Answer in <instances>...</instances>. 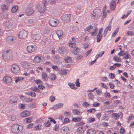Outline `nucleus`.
Here are the masks:
<instances>
[{"label":"nucleus","instance_id":"nucleus-38","mask_svg":"<svg viewBox=\"0 0 134 134\" xmlns=\"http://www.w3.org/2000/svg\"><path fill=\"white\" fill-rule=\"evenodd\" d=\"M25 101L27 102H30L32 101V99L30 98H25Z\"/></svg>","mask_w":134,"mask_h":134},{"label":"nucleus","instance_id":"nucleus-51","mask_svg":"<svg viewBox=\"0 0 134 134\" xmlns=\"http://www.w3.org/2000/svg\"><path fill=\"white\" fill-rule=\"evenodd\" d=\"M134 119V116L131 115V116H129L128 120V121H130L131 120H133Z\"/></svg>","mask_w":134,"mask_h":134},{"label":"nucleus","instance_id":"nucleus-42","mask_svg":"<svg viewBox=\"0 0 134 134\" xmlns=\"http://www.w3.org/2000/svg\"><path fill=\"white\" fill-rule=\"evenodd\" d=\"M79 79H77L76 80L75 82V83L76 86L78 87H79L80 86V83L79 82Z\"/></svg>","mask_w":134,"mask_h":134},{"label":"nucleus","instance_id":"nucleus-40","mask_svg":"<svg viewBox=\"0 0 134 134\" xmlns=\"http://www.w3.org/2000/svg\"><path fill=\"white\" fill-rule=\"evenodd\" d=\"M51 123L50 122L48 121L44 124V125L46 127H49L50 126Z\"/></svg>","mask_w":134,"mask_h":134},{"label":"nucleus","instance_id":"nucleus-33","mask_svg":"<svg viewBox=\"0 0 134 134\" xmlns=\"http://www.w3.org/2000/svg\"><path fill=\"white\" fill-rule=\"evenodd\" d=\"M79 49L78 47L73 50V53L75 55H77L79 54Z\"/></svg>","mask_w":134,"mask_h":134},{"label":"nucleus","instance_id":"nucleus-2","mask_svg":"<svg viewBox=\"0 0 134 134\" xmlns=\"http://www.w3.org/2000/svg\"><path fill=\"white\" fill-rule=\"evenodd\" d=\"M11 130L15 133H18L22 131L21 126L17 124H14L11 127Z\"/></svg>","mask_w":134,"mask_h":134},{"label":"nucleus","instance_id":"nucleus-55","mask_svg":"<svg viewBox=\"0 0 134 134\" xmlns=\"http://www.w3.org/2000/svg\"><path fill=\"white\" fill-rule=\"evenodd\" d=\"M69 121V119L67 118H66L64 120V122H63V123L65 124L67 122H68Z\"/></svg>","mask_w":134,"mask_h":134},{"label":"nucleus","instance_id":"nucleus-9","mask_svg":"<svg viewBox=\"0 0 134 134\" xmlns=\"http://www.w3.org/2000/svg\"><path fill=\"white\" fill-rule=\"evenodd\" d=\"M9 102L11 104H13L17 102L18 98L14 96H11L9 98Z\"/></svg>","mask_w":134,"mask_h":134},{"label":"nucleus","instance_id":"nucleus-34","mask_svg":"<svg viewBox=\"0 0 134 134\" xmlns=\"http://www.w3.org/2000/svg\"><path fill=\"white\" fill-rule=\"evenodd\" d=\"M8 8L7 5H6L5 4H3L1 6V8L3 10H7Z\"/></svg>","mask_w":134,"mask_h":134},{"label":"nucleus","instance_id":"nucleus-53","mask_svg":"<svg viewBox=\"0 0 134 134\" xmlns=\"http://www.w3.org/2000/svg\"><path fill=\"white\" fill-rule=\"evenodd\" d=\"M90 122H91L95 121V119L92 118H90L88 119V120Z\"/></svg>","mask_w":134,"mask_h":134},{"label":"nucleus","instance_id":"nucleus-37","mask_svg":"<svg viewBox=\"0 0 134 134\" xmlns=\"http://www.w3.org/2000/svg\"><path fill=\"white\" fill-rule=\"evenodd\" d=\"M59 56H55L54 58V60L55 62H58L59 61Z\"/></svg>","mask_w":134,"mask_h":134},{"label":"nucleus","instance_id":"nucleus-64","mask_svg":"<svg viewBox=\"0 0 134 134\" xmlns=\"http://www.w3.org/2000/svg\"><path fill=\"white\" fill-rule=\"evenodd\" d=\"M127 34L128 35L130 36L133 35V32L131 31H128L127 32Z\"/></svg>","mask_w":134,"mask_h":134},{"label":"nucleus","instance_id":"nucleus-32","mask_svg":"<svg viewBox=\"0 0 134 134\" xmlns=\"http://www.w3.org/2000/svg\"><path fill=\"white\" fill-rule=\"evenodd\" d=\"M69 46L70 47H71L73 48L74 49H76V45L75 43H69Z\"/></svg>","mask_w":134,"mask_h":134},{"label":"nucleus","instance_id":"nucleus-5","mask_svg":"<svg viewBox=\"0 0 134 134\" xmlns=\"http://www.w3.org/2000/svg\"><path fill=\"white\" fill-rule=\"evenodd\" d=\"M18 34L19 37L21 39L25 38L27 36V32L24 30L21 31Z\"/></svg>","mask_w":134,"mask_h":134},{"label":"nucleus","instance_id":"nucleus-36","mask_svg":"<svg viewBox=\"0 0 134 134\" xmlns=\"http://www.w3.org/2000/svg\"><path fill=\"white\" fill-rule=\"evenodd\" d=\"M72 112L74 113V114L79 115L80 114L79 111L77 109H75L73 110Z\"/></svg>","mask_w":134,"mask_h":134},{"label":"nucleus","instance_id":"nucleus-12","mask_svg":"<svg viewBox=\"0 0 134 134\" xmlns=\"http://www.w3.org/2000/svg\"><path fill=\"white\" fill-rule=\"evenodd\" d=\"M111 30V25L110 23L109 24V25L107 26L106 28L105 29L103 34L104 35V37H105L106 35L108 32V30H109L110 31Z\"/></svg>","mask_w":134,"mask_h":134},{"label":"nucleus","instance_id":"nucleus-17","mask_svg":"<svg viewBox=\"0 0 134 134\" xmlns=\"http://www.w3.org/2000/svg\"><path fill=\"white\" fill-rule=\"evenodd\" d=\"M32 38L34 40H39L40 37L38 34H36L35 35H32Z\"/></svg>","mask_w":134,"mask_h":134},{"label":"nucleus","instance_id":"nucleus-35","mask_svg":"<svg viewBox=\"0 0 134 134\" xmlns=\"http://www.w3.org/2000/svg\"><path fill=\"white\" fill-rule=\"evenodd\" d=\"M81 119L79 118H73L72 120L73 121H75V122H77L79 121H80Z\"/></svg>","mask_w":134,"mask_h":134},{"label":"nucleus","instance_id":"nucleus-1","mask_svg":"<svg viewBox=\"0 0 134 134\" xmlns=\"http://www.w3.org/2000/svg\"><path fill=\"white\" fill-rule=\"evenodd\" d=\"M13 55L12 52L8 50L3 52L2 58L4 60L7 61L10 59Z\"/></svg>","mask_w":134,"mask_h":134},{"label":"nucleus","instance_id":"nucleus-19","mask_svg":"<svg viewBox=\"0 0 134 134\" xmlns=\"http://www.w3.org/2000/svg\"><path fill=\"white\" fill-rule=\"evenodd\" d=\"M56 34L60 39L62 38V37L63 35V33L62 31L58 30L56 32Z\"/></svg>","mask_w":134,"mask_h":134},{"label":"nucleus","instance_id":"nucleus-50","mask_svg":"<svg viewBox=\"0 0 134 134\" xmlns=\"http://www.w3.org/2000/svg\"><path fill=\"white\" fill-rule=\"evenodd\" d=\"M93 27L91 25H90L89 26L87 27L86 29L87 31L89 32L90 30L91 29H92L93 28Z\"/></svg>","mask_w":134,"mask_h":134},{"label":"nucleus","instance_id":"nucleus-18","mask_svg":"<svg viewBox=\"0 0 134 134\" xmlns=\"http://www.w3.org/2000/svg\"><path fill=\"white\" fill-rule=\"evenodd\" d=\"M85 130V128L82 127H79L77 129V132L79 133H83Z\"/></svg>","mask_w":134,"mask_h":134},{"label":"nucleus","instance_id":"nucleus-28","mask_svg":"<svg viewBox=\"0 0 134 134\" xmlns=\"http://www.w3.org/2000/svg\"><path fill=\"white\" fill-rule=\"evenodd\" d=\"M32 118L30 117L28 118H26L25 119V121L27 123L31 122L32 121Z\"/></svg>","mask_w":134,"mask_h":134},{"label":"nucleus","instance_id":"nucleus-21","mask_svg":"<svg viewBox=\"0 0 134 134\" xmlns=\"http://www.w3.org/2000/svg\"><path fill=\"white\" fill-rule=\"evenodd\" d=\"M27 94L29 96H30L32 97H35L36 96V93L32 91L29 92L27 93Z\"/></svg>","mask_w":134,"mask_h":134},{"label":"nucleus","instance_id":"nucleus-60","mask_svg":"<svg viewBox=\"0 0 134 134\" xmlns=\"http://www.w3.org/2000/svg\"><path fill=\"white\" fill-rule=\"evenodd\" d=\"M125 132V130L122 127H121L120 129V133L121 134H123L124 132Z\"/></svg>","mask_w":134,"mask_h":134},{"label":"nucleus","instance_id":"nucleus-62","mask_svg":"<svg viewBox=\"0 0 134 134\" xmlns=\"http://www.w3.org/2000/svg\"><path fill=\"white\" fill-rule=\"evenodd\" d=\"M55 99V97L54 96L51 97L50 98V99L52 102L54 101Z\"/></svg>","mask_w":134,"mask_h":134},{"label":"nucleus","instance_id":"nucleus-4","mask_svg":"<svg viewBox=\"0 0 134 134\" xmlns=\"http://www.w3.org/2000/svg\"><path fill=\"white\" fill-rule=\"evenodd\" d=\"M49 23L51 26L55 27L57 26L58 25V21L55 19L51 18L49 20Z\"/></svg>","mask_w":134,"mask_h":134},{"label":"nucleus","instance_id":"nucleus-7","mask_svg":"<svg viewBox=\"0 0 134 134\" xmlns=\"http://www.w3.org/2000/svg\"><path fill=\"white\" fill-rule=\"evenodd\" d=\"M19 66L15 64H13L12 66L11 70L14 73L16 74L20 70Z\"/></svg>","mask_w":134,"mask_h":134},{"label":"nucleus","instance_id":"nucleus-54","mask_svg":"<svg viewBox=\"0 0 134 134\" xmlns=\"http://www.w3.org/2000/svg\"><path fill=\"white\" fill-rule=\"evenodd\" d=\"M110 87L111 89H113L114 87V85L113 83H109Z\"/></svg>","mask_w":134,"mask_h":134},{"label":"nucleus","instance_id":"nucleus-8","mask_svg":"<svg viewBox=\"0 0 134 134\" xmlns=\"http://www.w3.org/2000/svg\"><path fill=\"white\" fill-rule=\"evenodd\" d=\"M71 16V15L70 14H65L63 19L64 21L66 23L69 22L70 20Z\"/></svg>","mask_w":134,"mask_h":134},{"label":"nucleus","instance_id":"nucleus-16","mask_svg":"<svg viewBox=\"0 0 134 134\" xmlns=\"http://www.w3.org/2000/svg\"><path fill=\"white\" fill-rule=\"evenodd\" d=\"M111 9L112 10H114L116 5V3L114 1H112L110 4Z\"/></svg>","mask_w":134,"mask_h":134},{"label":"nucleus","instance_id":"nucleus-49","mask_svg":"<svg viewBox=\"0 0 134 134\" xmlns=\"http://www.w3.org/2000/svg\"><path fill=\"white\" fill-rule=\"evenodd\" d=\"M130 57V55L128 53H127L126 55L123 57V58L125 59H127L129 58Z\"/></svg>","mask_w":134,"mask_h":134},{"label":"nucleus","instance_id":"nucleus-39","mask_svg":"<svg viewBox=\"0 0 134 134\" xmlns=\"http://www.w3.org/2000/svg\"><path fill=\"white\" fill-rule=\"evenodd\" d=\"M71 58L70 57H67L65 60L66 62L67 63H70L71 61Z\"/></svg>","mask_w":134,"mask_h":134},{"label":"nucleus","instance_id":"nucleus-48","mask_svg":"<svg viewBox=\"0 0 134 134\" xmlns=\"http://www.w3.org/2000/svg\"><path fill=\"white\" fill-rule=\"evenodd\" d=\"M82 105L83 107H87L89 105V104L87 102H85Z\"/></svg>","mask_w":134,"mask_h":134},{"label":"nucleus","instance_id":"nucleus-56","mask_svg":"<svg viewBox=\"0 0 134 134\" xmlns=\"http://www.w3.org/2000/svg\"><path fill=\"white\" fill-rule=\"evenodd\" d=\"M109 76H110V77L112 79H114L115 77L114 74L112 73H110Z\"/></svg>","mask_w":134,"mask_h":134},{"label":"nucleus","instance_id":"nucleus-58","mask_svg":"<svg viewBox=\"0 0 134 134\" xmlns=\"http://www.w3.org/2000/svg\"><path fill=\"white\" fill-rule=\"evenodd\" d=\"M34 21V20L32 19H30L28 20V22L29 24L33 23Z\"/></svg>","mask_w":134,"mask_h":134},{"label":"nucleus","instance_id":"nucleus-63","mask_svg":"<svg viewBox=\"0 0 134 134\" xmlns=\"http://www.w3.org/2000/svg\"><path fill=\"white\" fill-rule=\"evenodd\" d=\"M115 68V65H114V64L113 65L110 66L109 67V69L111 70H113Z\"/></svg>","mask_w":134,"mask_h":134},{"label":"nucleus","instance_id":"nucleus-23","mask_svg":"<svg viewBox=\"0 0 134 134\" xmlns=\"http://www.w3.org/2000/svg\"><path fill=\"white\" fill-rule=\"evenodd\" d=\"M113 60L116 62H121V59L120 57H118L116 56H115L113 57Z\"/></svg>","mask_w":134,"mask_h":134},{"label":"nucleus","instance_id":"nucleus-31","mask_svg":"<svg viewBox=\"0 0 134 134\" xmlns=\"http://www.w3.org/2000/svg\"><path fill=\"white\" fill-rule=\"evenodd\" d=\"M67 73V71L65 70H61L60 71V74L62 75L66 74Z\"/></svg>","mask_w":134,"mask_h":134},{"label":"nucleus","instance_id":"nucleus-14","mask_svg":"<svg viewBox=\"0 0 134 134\" xmlns=\"http://www.w3.org/2000/svg\"><path fill=\"white\" fill-rule=\"evenodd\" d=\"M27 15H31L34 13L33 10L31 8H28L26 11Z\"/></svg>","mask_w":134,"mask_h":134},{"label":"nucleus","instance_id":"nucleus-26","mask_svg":"<svg viewBox=\"0 0 134 134\" xmlns=\"http://www.w3.org/2000/svg\"><path fill=\"white\" fill-rule=\"evenodd\" d=\"M42 76L44 80H47L48 79L47 76V74L45 72L42 73Z\"/></svg>","mask_w":134,"mask_h":134},{"label":"nucleus","instance_id":"nucleus-43","mask_svg":"<svg viewBox=\"0 0 134 134\" xmlns=\"http://www.w3.org/2000/svg\"><path fill=\"white\" fill-rule=\"evenodd\" d=\"M23 79H24V78L23 77H18L15 80V82L16 83H17L19 81L23 80Z\"/></svg>","mask_w":134,"mask_h":134},{"label":"nucleus","instance_id":"nucleus-25","mask_svg":"<svg viewBox=\"0 0 134 134\" xmlns=\"http://www.w3.org/2000/svg\"><path fill=\"white\" fill-rule=\"evenodd\" d=\"M18 6L17 5H14L12 9V13H14L15 12L18 10Z\"/></svg>","mask_w":134,"mask_h":134},{"label":"nucleus","instance_id":"nucleus-47","mask_svg":"<svg viewBox=\"0 0 134 134\" xmlns=\"http://www.w3.org/2000/svg\"><path fill=\"white\" fill-rule=\"evenodd\" d=\"M38 87L41 90H43L44 88V87L42 84H40L38 85Z\"/></svg>","mask_w":134,"mask_h":134},{"label":"nucleus","instance_id":"nucleus-45","mask_svg":"<svg viewBox=\"0 0 134 134\" xmlns=\"http://www.w3.org/2000/svg\"><path fill=\"white\" fill-rule=\"evenodd\" d=\"M48 2L51 4H54L56 3L55 0H48Z\"/></svg>","mask_w":134,"mask_h":134},{"label":"nucleus","instance_id":"nucleus-22","mask_svg":"<svg viewBox=\"0 0 134 134\" xmlns=\"http://www.w3.org/2000/svg\"><path fill=\"white\" fill-rule=\"evenodd\" d=\"M79 28L77 26H74L72 27V30L74 32L76 33L79 31Z\"/></svg>","mask_w":134,"mask_h":134},{"label":"nucleus","instance_id":"nucleus-52","mask_svg":"<svg viewBox=\"0 0 134 134\" xmlns=\"http://www.w3.org/2000/svg\"><path fill=\"white\" fill-rule=\"evenodd\" d=\"M35 82L37 84L42 83L40 79L36 80L35 81Z\"/></svg>","mask_w":134,"mask_h":134},{"label":"nucleus","instance_id":"nucleus-41","mask_svg":"<svg viewBox=\"0 0 134 134\" xmlns=\"http://www.w3.org/2000/svg\"><path fill=\"white\" fill-rule=\"evenodd\" d=\"M39 58H38V56H36L35 57L34 60V62L37 63H39Z\"/></svg>","mask_w":134,"mask_h":134},{"label":"nucleus","instance_id":"nucleus-44","mask_svg":"<svg viewBox=\"0 0 134 134\" xmlns=\"http://www.w3.org/2000/svg\"><path fill=\"white\" fill-rule=\"evenodd\" d=\"M24 68L26 69H28L30 67V65H28V64L27 63H25V65H24Z\"/></svg>","mask_w":134,"mask_h":134},{"label":"nucleus","instance_id":"nucleus-46","mask_svg":"<svg viewBox=\"0 0 134 134\" xmlns=\"http://www.w3.org/2000/svg\"><path fill=\"white\" fill-rule=\"evenodd\" d=\"M48 118L50 120V121L53 122V123L54 124L56 123V121L53 118L51 117H49Z\"/></svg>","mask_w":134,"mask_h":134},{"label":"nucleus","instance_id":"nucleus-30","mask_svg":"<svg viewBox=\"0 0 134 134\" xmlns=\"http://www.w3.org/2000/svg\"><path fill=\"white\" fill-rule=\"evenodd\" d=\"M68 85L72 89H76V88L75 87V85L74 84L72 83H68Z\"/></svg>","mask_w":134,"mask_h":134},{"label":"nucleus","instance_id":"nucleus-15","mask_svg":"<svg viewBox=\"0 0 134 134\" xmlns=\"http://www.w3.org/2000/svg\"><path fill=\"white\" fill-rule=\"evenodd\" d=\"M4 81L6 83H10L12 81V79L9 76H5L3 78Z\"/></svg>","mask_w":134,"mask_h":134},{"label":"nucleus","instance_id":"nucleus-59","mask_svg":"<svg viewBox=\"0 0 134 134\" xmlns=\"http://www.w3.org/2000/svg\"><path fill=\"white\" fill-rule=\"evenodd\" d=\"M88 96L89 98L91 99L93 98V94L92 93H89L88 94Z\"/></svg>","mask_w":134,"mask_h":134},{"label":"nucleus","instance_id":"nucleus-57","mask_svg":"<svg viewBox=\"0 0 134 134\" xmlns=\"http://www.w3.org/2000/svg\"><path fill=\"white\" fill-rule=\"evenodd\" d=\"M55 105H57V107H58L57 108H60L61 107H62L63 105V104L61 103H58L57 104H56Z\"/></svg>","mask_w":134,"mask_h":134},{"label":"nucleus","instance_id":"nucleus-3","mask_svg":"<svg viewBox=\"0 0 134 134\" xmlns=\"http://www.w3.org/2000/svg\"><path fill=\"white\" fill-rule=\"evenodd\" d=\"M101 12L98 9H95L93 11L92 15L94 17V19H97L101 15Z\"/></svg>","mask_w":134,"mask_h":134},{"label":"nucleus","instance_id":"nucleus-27","mask_svg":"<svg viewBox=\"0 0 134 134\" xmlns=\"http://www.w3.org/2000/svg\"><path fill=\"white\" fill-rule=\"evenodd\" d=\"M104 51H102L100 52V53L97 54L96 56V59H98L99 57H101L102 56V55L104 54Z\"/></svg>","mask_w":134,"mask_h":134},{"label":"nucleus","instance_id":"nucleus-13","mask_svg":"<svg viewBox=\"0 0 134 134\" xmlns=\"http://www.w3.org/2000/svg\"><path fill=\"white\" fill-rule=\"evenodd\" d=\"M30 114V113L29 111H26L22 112L20 114V115L21 117H26L29 116Z\"/></svg>","mask_w":134,"mask_h":134},{"label":"nucleus","instance_id":"nucleus-20","mask_svg":"<svg viewBox=\"0 0 134 134\" xmlns=\"http://www.w3.org/2000/svg\"><path fill=\"white\" fill-rule=\"evenodd\" d=\"M7 40L9 42H14L15 40H14V39H13V37L12 36H9L7 37Z\"/></svg>","mask_w":134,"mask_h":134},{"label":"nucleus","instance_id":"nucleus-11","mask_svg":"<svg viewBox=\"0 0 134 134\" xmlns=\"http://www.w3.org/2000/svg\"><path fill=\"white\" fill-rule=\"evenodd\" d=\"M28 51L29 53H32L34 52L35 49L33 45L28 46L27 47Z\"/></svg>","mask_w":134,"mask_h":134},{"label":"nucleus","instance_id":"nucleus-29","mask_svg":"<svg viewBox=\"0 0 134 134\" xmlns=\"http://www.w3.org/2000/svg\"><path fill=\"white\" fill-rule=\"evenodd\" d=\"M102 37V35L98 34L97 36V42H99L101 41Z\"/></svg>","mask_w":134,"mask_h":134},{"label":"nucleus","instance_id":"nucleus-24","mask_svg":"<svg viewBox=\"0 0 134 134\" xmlns=\"http://www.w3.org/2000/svg\"><path fill=\"white\" fill-rule=\"evenodd\" d=\"M49 78L52 80L55 79L56 76L54 74H50Z\"/></svg>","mask_w":134,"mask_h":134},{"label":"nucleus","instance_id":"nucleus-61","mask_svg":"<svg viewBox=\"0 0 134 134\" xmlns=\"http://www.w3.org/2000/svg\"><path fill=\"white\" fill-rule=\"evenodd\" d=\"M124 51H120V52L118 53V55L119 56H123V53Z\"/></svg>","mask_w":134,"mask_h":134},{"label":"nucleus","instance_id":"nucleus-10","mask_svg":"<svg viewBox=\"0 0 134 134\" xmlns=\"http://www.w3.org/2000/svg\"><path fill=\"white\" fill-rule=\"evenodd\" d=\"M58 52L60 54H65L66 52V49L63 46L59 47L58 50Z\"/></svg>","mask_w":134,"mask_h":134},{"label":"nucleus","instance_id":"nucleus-6","mask_svg":"<svg viewBox=\"0 0 134 134\" xmlns=\"http://www.w3.org/2000/svg\"><path fill=\"white\" fill-rule=\"evenodd\" d=\"M36 8H37L38 12L41 13L44 12L46 10V6L45 3H44V5H37Z\"/></svg>","mask_w":134,"mask_h":134}]
</instances>
